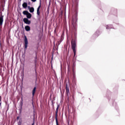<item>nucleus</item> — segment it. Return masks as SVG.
Listing matches in <instances>:
<instances>
[{
  "mask_svg": "<svg viewBox=\"0 0 125 125\" xmlns=\"http://www.w3.org/2000/svg\"><path fill=\"white\" fill-rule=\"evenodd\" d=\"M42 6V0H40V5L37 8V15L38 16H40V14L41 13V12H40V9H41V7Z\"/></svg>",
  "mask_w": 125,
  "mask_h": 125,
  "instance_id": "nucleus-4",
  "label": "nucleus"
},
{
  "mask_svg": "<svg viewBox=\"0 0 125 125\" xmlns=\"http://www.w3.org/2000/svg\"><path fill=\"white\" fill-rule=\"evenodd\" d=\"M27 6H28V4L27 3V2H24L22 4V7L23 8H27Z\"/></svg>",
  "mask_w": 125,
  "mask_h": 125,
  "instance_id": "nucleus-10",
  "label": "nucleus"
},
{
  "mask_svg": "<svg viewBox=\"0 0 125 125\" xmlns=\"http://www.w3.org/2000/svg\"><path fill=\"white\" fill-rule=\"evenodd\" d=\"M35 125L34 122H33V123L32 124V125Z\"/></svg>",
  "mask_w": 125,
  "mask_h": 125,
  "instance_id": "nucleus-19",
  "label": "nucleus"
},
{
  "mask_svg": "<svg viewBox=\"0 0 125 125\" xmlns=\"http://www.w3.org/2000/svg\"><path fill=\"white\" fill-rule=\"evenodd\" d=\"M3 23V16L0 15V28L2 26V23Z\"/></svg>",
  "mask_w": 125,
  "mask_h": 125,
  "instance_id": "nucleus-6",
  "label": "nucleus"
},
{
  "mask_svg": "<svg viewBox=\"0 0 125 125\" xmlns=\"http://www.w3.org/2000/svg\"><path fill=\"white\" fill-rule=\"evenodd\" d=\"M68 72H70V66L69 65H68Z\"/></svg>",
  "mask_w": 125,
  "mask_h": 125,
  "instance_id": "nucleus-15",
  "label": "nucleus"
},
{
  "mask_svg": "<svg viewBox=\"0 0 125 125\" xmlns=\"http://www.w3.org/2000/svg\"><path fill=\"white\" fill-rule=\"evenodd\" d=\"M58 109H59V105L57 106L56 112H55V120H56V125H59L58 124V119H57V114H58Z\"/></svg>",
  "mask_w": 125,
  "mask_h": 125,
  "instance_id": "nucleus-2",
  "label": "nucleus"
},
{
  "mask_svg": "<svg viewBox=\"0 0 125 125\" xmlns=\"http://www.w3.org/2000/svg\"><path fill=\"white\" fill-rule=\"evenodd\" d=\"M27 47H28V39H27V37L26 36H24V48L25 49H27Z\"/></svg>",
  "mask_w": 125,
  "mask_h": 125,
  "instance_id": "nucleus-3",
  "label": "nucleus"
},
{
  "mask_svg": "<svg viewBox=\"0 0 125 125\" xmlns=\"http://www.w3.org/2000/svg\"><path fill=\"white\" fill-rule=\"evenodd\" d=\"M26 17L27 19H31V18H32V14L30 13H28V14L26 15Z\"/></svg>",
  "mask_w": 125,
  "mask_h": 125,
  "instance_id": "nucleus-9",
  "label": "nucleus"
},
{
  "mask_svg": "<svg viewBox=\"0 0 125 125\" xmlns=\"http://www.w3.org/2000/svg\"><path fill=\"white\" fill-rule=\"evenodd\" d=\"M25 30L27 32H29V31H30L31 30V27H30L29 25H26L25 26Z\"/></svg>",
  "mask_w": 125,
  "mask_h": 125,
  "instance_id": "nucleus-8",
  "label": "nucleus"
},
{
  "mask_svg": "<svg viewBox=\"0 0 125 125\" xmlns=\"http://www.w3.org/2000/svg\"><path fill=\"white\" fill-rule=\"evenodd\" d=\"M29 12L28 11H23L22 13L23 15H27V14H28Z\"/></svg>",
  "mask_w": 125,
  "mask_h": 125,
  "instance_id": "nucleus-13",
  "label": "nucleus"
},
{
  "mask_svg": "<svg viewBox=\"0 0 125 125\" xmlns=\"http://www.w3.org/2000/svg\"><path fill=\"white\" fill-rule=\"evenodd\" d=\"M19 118V117H17L18 120Z\"/></svg>",
  "mask_w": 125,
  "mask_h": 125,
  "instance_id": "nucleus-21",
  "label": "nucleus"
},
{
  "mask_svg": "<svg viewBox=\"0 0 125 125\" xmlns=\"http://www.w3.org/2000/svg\"><path fill=\"white\" fill-rule=\"evenodd\" d=\"M106 29H110V27H109V25H107Z\"/></svg>",
  "mask_w": 125,
  "mask_h": 125,
  "instance_id": "nucleus-18",
  "label": "nucleus"
},
{
  "mask_svg": "<svg viewBox=\"0 0 125 125\" xmlns=\"http://www.w3.org/2000/svg\"><path fill=\"white\" fill-rule=\"evenodd\" d=\"M60 42H61V41H58V45H59V44H60Z\"/></svg>",
  "mask_w": 125,
  "mask_h": 125,
  "instance_id": "nucleus-17",
  "label": "nucleus"
},
{
  "mask_svg": "<svg viewBox=\"0 0 125 125\" xmlns=\"http://www.w3.org/2000/svg\"><path fill=\"white\" fill-rule=\"evenodd\" d=\"M54 32H56V29L54 30Z\"/></svg>",
  "mask_w": 125,
  "mask_h": 125,
  "instance_id": "nucleus-20",
  "label": "nucleus"
},
{
  "mask_svg": "<svg viewBox=\"0 0 125 125\" xmlns=\"http://www.w3.org/2000/svg\"><path fill=\"white\" fill-rule=\"evenodd\" d=\"M28 8L29 9V12L31 13H33V12H34V11H35V8H34V7H28Z\"/></svg>",
  "mask_w": 125,
  "mask_h": 125,
  "instance_id": "nucleus-7",
  "label": "nucleus"
},
{
  "mask_svg": "<svg viewBox=\"0 0 125 125\" xmlns=\"http://www.w3.org/2000/svg\"><path fill=\"white\" fill-rule=\"evenodd\" d=\"M69 87H68V85H66V92L67 93V94H68V93H69Z\"/></svg>",
  "mask_w": 125,
  "mask_h": 125,
  "instance_id": "nucleus-12",
  "label": "nucleus"
},
{
  "mask_svg": "<svg viewBox=\"0 0 125 125\" xmlns=\"http://www.w3.org/2000/svg\"><path fill=\"white\" fill-rule=\"evenodd\" d=\"M31 1H33V2H36L37 1V0H31Z\"/></svg>",
  "mask_w": 125,
  "mask_h": 125,
  "instance_id": "nucleus-16",
  "label": "nucleus"
},
{
  "mask_svg": "<svg viewBox=\"0 0 125 125\" xmlns=\"http://www.w3.org/2000/svg\"><path fill=\"white\" fill-rule=\"evenodd\" d=\"M35 64H37V57H36V58H35Z\"/></svg>",
  "mask_w": 125,
  "mask_h": 125,
  "instance_id": "nucleus-14",
  "label": "nucleus"
},
{
  "mask_svg": "<svg viewBox=\"0 0 125 125\" xmlns=\"http://www.w3.org/2000/svg\"><path fill=\"white\" fill-rule=\"evenodd\" d=\"M76 13V15L73 17L72 23V32L74 34V36L71 40V47L74 52V56H76V53L77 52L76 48H77V22H78V19L77 18V12Z\"/></svg>",
  "mask_w": 125,
  "mask_h": 125,
  "instance_id": "nucleus-1",
  "label": "nucleus"
},
{
  "mask_svg": "<svg viewBox=\"0 0 125 125\" xmlns=\"http://www.w3.org/2000/svg\"><path fill=\"white\" fill-rule=\"evenodd\" d=\"M68 124H69V122H68Z\"/></svg>",
  "mask_w": 125,
  "mask_h": 125,
  "instance_id": "nucleus-22",
  "label": "nucleus"
},
{
  "mask_svg": "<svg viewBox=\"0 0 125 125\" xmlns=\"http://www.w3.org/2000/svg\"><path fill=\"white\" fill-rule=\"evenodd\" d=\"M23 21L25 24H27V25H30V24H31V21H29L28 18H24Z\"/></svg>",
  "mask_w": 125,
  "mask_h": 125,
  "instance_id": "nucleus-5",
  "label": "nucleus"
},
{
  "mask_svg": "<svg viewBox=\"0 0 125 125\" xmlns=\"http://www.w3.org/2000/svg\"><path fill=\"white\" fill-rule=\"evenodd\" d=\"M36 89H37V87H35L32 91V95L34 96L35 95V93H36Z\"/></svg>",
  "mask_w": 125,
  "mask_h": 125,
  "instance_id": "nucleus-11",
  "label": "nucleus"
}]
</instances>
